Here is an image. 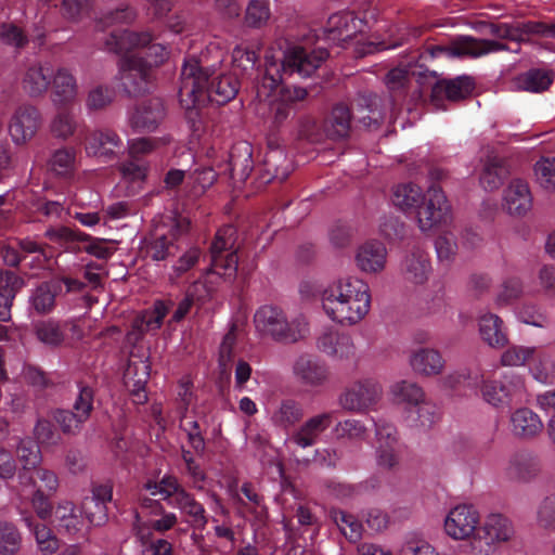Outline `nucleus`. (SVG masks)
Returning <instances> with one entry per match:
<instances>
[{"label": "nucleus", "mask_w": 555, "mask_h": 555, "mask_svg": "<svg viewBox=\"0 0 555 555\" xmlns=\"http://www.w3.org/2000/svg\"><path fill=\"white\" fill-rule=\"evenodd\" d=\"M105 47L120 55L118 76L124 91L130 96L150 92L156 77L155 69L169 57L168 47L153 42L149 31L114 29L105 39Z\"/></svg>", "instance_id": "obj_1"}, {"label": "nucleus", "mask_w": 555, "mask_h": 555, "mask_svg": "<svg viewBox=\"0 0 555 555\" xmlns=\"http://www.w3.org/2000/svg\"><path fill=\"white\" fill-rule=\"evenodd\" d=\"M320 300L324 313L333 322L340 325H354L370 311V287L359 278H340L321 289Z\"/></svg>", "instance_id": "obj_2"}, {"label": "nucleus", "mask_w": 555, "mask_h": 555, "mask_svg": "<svg viewBox=\"0 0 555 555\" xmlns=\"http://www.w3.org/2000/svg\"><path fill=\"white\" fill-rule=\"evenodd\" d=\"M393 205L403 211H415L418 229L427 233L451 220V206L443 191L433 184L425 196L413 183L398 185L392 193Z\"/></svg>", "instance_id": "obj_3"}, {"label": "nucleus", "mask_w": 555, "mask_h": 555, "mask_svg": "<svg viewBox=\"0 0 555 555\" xmlns=\"http://www.w3.org/2000/svg\"><path fill=\"white\" fill-rule=\"evenodd\" d=\"M481 399L495 409H505L522 402L527 397L525 377L515 371L486 373L474 377Z\"/></svg>", "instance_id": "obj_4"}, {"label": "nucleus", "mask_w": 555, "mask_h": 555, "mask_svg": "<svg viewBox=\"0 0 555 555\" xmlns=\"http://www.w3.org/2000/svg\"><path fill=\"white\" fill-rule=\"evenodd\" d=\"M144 489L152 495H162L165 502L179 508L194 530L203 531L206 528L208 515L204 505L182 487L176 476L166 474L159 481L149 480Z\"/></svg>", "instance_id": "obj_5"}, {"label": "nucleus", "mask_w": 555, "mask_h": 555, "mask_svg": "<svg viewBox=\"0 0 555 555\" xmlns=\"http://www.w3.org/2000/svg\"><path fill=\"white\" fill-rule=\"evenodd\" d=\"M377 95L361 96L357 103V113L351 114L349 107L343 103L332 109L331 115L324 122L325 135L334 141L348 138L351 130V119L357 118L364 127L377 128L384 118L379 108Z\"/></svg>", "instance_id": "obj_6"}, {"label": "nucleus", "mask_w": 555, "mask_h": 555, "mask_svg": "<svg viewBox=\"0 0 555 555\" xmlns=\"http://www.w3.org/2000/svg\"><path fill=\"white\" fill-rule=\"evenodd\" d=\"M204 81L205 76L201 75L198 61L195 56H188L181 68L179 102L185 111V119L193 131L199 129L202 124L201 107L207 103L201 94V83Z\"/></svg>", "instance_id": "obj_7"}, {"label": "nucleus", "mask_w": 555, "mask_h": 555, "mask_svg": "<svg viewBox=\"0 0 555 555\" xmlns=\"http://www.w3.org/2000/svg\"><path fill=\"white\" fill-rule=\"evenodd\" d=\"M190 222L186 218H168L167 222L155 228L151 235L145 253L153 261H164L175 257L180 250V237L188 233Z\"/></svg>", "instance_id": "obj_8"}, {"label": "nucleus", "mask_w": 555, "mask_h": 555, "mask_svg": "<svg viewBox=\"0 0 555 555\" xmlns=\"http://www.w3.org/2000/svg\"><path fill=\"white\" fill-rule=\"evenodd\" d=\"M236 238V229L232 224L223 225L217 231L209 248L211 272L228 280L234 279L237 272Z\"/></svg>", "instance_id": "obj_9"}, {"label": "nucleus", "mask_w": 555, "mask_h": 555, "mask_svg": "<svg viewBox=\"0 0 555 555\" xmlns=\"http://www.w3.org/2000/svg\"><path fill=\"white\" fill-rule=\"evenodd\" d=\"M333 416V412L313 415L286 437L284 447L296 462L305 464L309 462L308 459L299 454V451L318 443L321 435L332 425Z\"/></svg>", "instance_id": "obj_10"}, {"label": "nucleus", "mask_w": 555, "mask_h": 555, "mask_svg": "<svg viewBox=\"0 0 555 555\" xmlns=\"http://www.w3.org/2000/svg\"><path fill=\"white\" fill-rule=\"evenodd\" d=\"M383 397L380 383L372 377L354 382L339 396V404L350 412H366L375 409Z\"/></svg>", "instance_id": "obj_11"}, {"label": "nucleus", "mask_w": 555, "mask_h": 555, "mask_svg": "<svg viewBox=\"0 0 555 555\" xmlns=\"http://www.w3.org/2000/svg\"><path fill=\"white\" fill-rule=\"evenodd\" d=\"M86 284L68 276L55 278L39 284L30 296L33 309L39 314L51 312L55 306V298L61 294L80 293Z\"/></svg>", "instance_id": "obj_12"}, {"label": "nucleus", "mask_w": 555, "mask_h": 555, "mask_svg": "<svg viewBox=\"0 0 555 555\" xmlns=\"http://www.w3.org/2000/svg\"><path fill=\"white\" fill-rule=\"evenodd\" d=\"M198 61L201 75L205 76V81L201 83V94L207 102H214L218 105H224L232 101L240 89V81L235 74H216Z\"/></svg>", "instance_id": "obj_13"}, {"label": "nucleus", "mask_w": 555, "mask_h": 555, "mask_svg": "<svg viewBox=\"0 0 555 555\" xmlns=\"http://www.w3.org/2000/svg\"><path fill=\"white\" fill-rule=\"evenodd\" d=\"M515 537V528L511 519L502 514H490L477 530L476 540L486 545L479 553L491 555L499 546L511 542Z\"/></svg>", "instance_id": "obj_14"}, {"label": "nucleus", "mask_w": 555, "mask_h": 555, "mask_svg": "<svg viewBox=\"0 0 555 555\" xmlns=\"http://www.w3.org/2000/svg\"><path fill=\"white\" fill-rule=\"evenodd\" d=\"M365 23L353 12L341 11L332 14L322 28V37L333 44H343L364 30Z\"/></svg>", "instance_id": "obj_15"}, {"label": "nucleus", "mask_w": 555, "mask_h": 555, "mask_svg": "<svg viewBox=\"0 0 555 555\" xmlns=\"http://www.w3.org/2000/svg\"><path fill=\"white\" fill-rule=\"evenodd\" d=\"M327 56V50L322 47L311 51L301 46L291 47L284 54L283 72L297 73L301 77H308L321 66Z\"/></svg>", "instance_id": "obj_16"}, {"label": "nucleus", "mask_w": 555, "mask_h": 555, "mask_svg": "<svg viewBox=\"0 0 555 555\" xmlns=\"http://www.w3.org/2000/svg\"><path fill=\"white\" fill-rule=\"evenodd\" d=\"M376 463L385 469H392L399 464L400 443L397 428L383 421L375 423Z\"/></svg>", "instance_id": "obj_17"}, {"label": "nucleus", "mask_w": 555, "mask_h": 555, "mask_svg": "<svg viewBox=\"0 0 555 555\" xmlns=\"http://www.w3.org/2000/svg\"><path fill=\"white\" fill-rule=\"evenodd\" d=\"M479 522V513L473 505L460 504L447 514L443 527L453 540H465L477 534Z\"/></svg>", "instance_id": "obj_18"}, {"label": "nucleus", "mask_w": 555, "mask_h": 555, "mask_svg": "<svg viewBox=\"0 0 555 555\" xmlns=\"http://www.w3.org/2000/svg\"><path fill=\"white\" fill-rule=\"evenodd\" d=\"M41 126V114L36 106L24 104L18 106L9 122V133L15 145L29 142Z\"/></svg>", "instance_id": "obj_19"}, {"label": "nucleus", "mask_w": 555, "mask_h": 555, "mask_svg": "<svg viewBox=\"0 0 555 555\" xmlns=\"http://www.w3.org/2000/svg\"><path fill=\"white\" fill-rule=\"evenodd\" d=\"M433 267L429 254L421 246H413L402 257L399 273L411 285H423L431 275Z\"/></svg>", "instance_id": "obj_20"}, {"label": "nucleus", "mask_w": 555, "mask_h": 555, "mask_svg": "<svg viewBox=\"0 0 555 555\" xmlns=\"http://www.w3.org/2000/svg\"><path fill=\"white\" fill-rule=\"evenodd\" d=\"M85 141L87 155L99 157L104 162L113 160L125 152L121 138L111 129L92 131Z\"/></svg>", "instance_id": "obj_21"}, {"label": "nucleus", "mask_w": 555, "mask_h": 555, "mask_svg": "<svg viewBox=\"0 0 555 555\" xmlns=\"http://www.w3.org/2000/svg\"><path fill=\"white\" fill-rule=\"evenodd\" d=\"M166 116L164 103L158 98L142 101L129 114V124L135 132L155 131Z\"/></svg>", "instance_id": "obj_22"}, {"label": "nucleus", "mask_w": 555, "mask_h": 555, "mask_svg": "<svg viewBox=\"0 0 555 555\" xmlns=\"http://www.w3.org/2000/svg\"><path fill=\"white\" fill-rule=\"evenodd\" d=\"M542 463L538 454L531 451L514 453L504 468L505 475L513 481L530 483L541 474Z\"/></svg>", "instance_id": "obj_23"}, {"label": "nucleus", "mask_w": 555, "mask_h": 555, "mask_svg": "<svg viewBox=\"0 0 555 555\" xmlns=\"http://www.w3.org/2000/svg\"><path fill=\"white\" fill-rule=\"evenodd\" d=\"M317 348L327 357L347 361L356 356V347L352 338L333 328H324L317 338Z\"/></svg>", "instance_id": "obj_24"}, {"label": "nucleus", "mask_w": 555, "mask_h": 555, "mask_svg": "<svg viewBox=\"0 0 555 555\" xmlns=\"http://www.w3.org/2000/svg\"><path fill=\"white\" fill-rule=\"evenodd\" d=\"M478 333L481 340L493 349H501L508 345L507 328L498 314L481 310L477 317Z\"/></svg>", "instance_id": "obj_25"}, {"label": "nucleus", "mask_w": 555, "mask_h": 555, "mask_svg": "<svg viewBox=\"0 0 555 555\" xmlns=\"http://www.w3.org/2000/svg\"><path fill=\"white\" fill-rule=\"evenodd\" d=\"M409 365L416 375L433 377L443 372L446 360L438 349L417 347L410 351Z\"/></svg>", "instance_id": "obj_26"}, {"label": "nucleus", "mask_w": 555, "mask_h": 555, "mask_svg": "<svg viewBox=\"0 0 555 555\" xmlns=\"http://www.w3.org/2000/svg\"><path fill=\"white\" fill-rule=\"evenodd\" d=\"M293 375L306 386H320L327 379L326 365L315 356L299 354L292 364Z\"/></svg>", "instance_id": "obj_27"}, {"label": "nucleus", "mask_w": 555, "mask_h": 555, "mask_svg": "<svg viewBox=\"0 0 555 555\" xmlns=\"http://www.w3.org/2000/svg\"><path fill=\"white\" fill-rule=\"evenodd\" d=\"M543 428L544 423L540 415L529 408H518L509 415V429L517 439L532 440L543 431Z\"/></svg>", "instance_id": "obj_28"}, {"label": "nucleus", "mask_w": 555, "mask_h": 555, "mask_svg": "<svg viewBox=\"0 0 555 555\" xmlns=\"http://www.w3.org/2000/svg\"><path fill=\"white\" fill-rule=\"evenodd\" d=\"M503 208L511 216L521 217L532 207V195L528 183L519 178L513 179L503 193Z\"/></svg>", "instance_id": "obj_29"}, {"label": "nucleus", "mask_w": 555, "mask_h": 555, "mask_svg": "<svg viewBox=\"0 0 555 555\" xmlns=\"http://www.w3.org/2000/svg\"><path fill=\"white\" fill-rule=\"evenodd\" d=\"M52 76L51 62H35L26 67L22 77V88L30 98L41 96L51 86Z\"/></svg>", "instance_id": "obj_30"}, {"label": "nucleus", "mask_w": 555, "mask_h": 555, "mask_svg": "<svg viewBox=\"0 0 555 555\" xmlns=\"http://www.w3.org/2000/svg\"><path fill=\"white\" fill-rule=\"evenodd\" d=\"M387 255V248L382 242L370 240L358 247L354 260L360 271L378 273L386 267Z\"/></svg>", "instance_id": "obj_31"}, {"label": "nucleus", "mask_w": 555, "mask_h": 555, "mask_svg": "<svg viewBox=\"0 0 555 555\" xmlns=\"http://www.w3.org/2000/svg\"><path fill=\"white\" fill-rule=\"evenodd\" d=\"M434 83L430 86L431 102L439 106L443 99L457 101L468 96L473 90V82L468 77H457L451 80H438L433 77Z\"/></svg>", "instance_id": "obj_32"}, {"label": "nucleus", "mask_w": 555, "mask_h": 555, "mask_svg": "<svg viewBox=\"0 0 555 555\" xmlns=\"http://www.w3.org/2000/svg\"><path fill=\"white\" fill-rule=\"evenodd\" d=\"M228 167L232 179L245 181L254 168L251 144L246 141L235 143L229 153Z\"/></svg>", "instance_id": "obj_33"}, {"label": "nucleus", "mask_w": 555, "mask_h": 555, "mask_svg": "<svg viewBox=\"0 0 555 555\" xmlns=\"http://www.w3.org/2000/svg\"><path fill=\"white\" fill-rule=\"evenodd\" d=\"M24 280L15 272L0 269V321L11 320V308L16 294L23 288Z\"/></svg>", "instance_id": "obj_34"}, {"label": "nucleus", "mask_w": 555, "mask_h": 555, "mask_svg": "<svg viewBox=\"0 0 555 555\" xmlns=\"http://www.w3.org/2000/svg\"><path fill=\"white\" fill-rule=\"evenodd\" d=\"M52 102L55 106H67L76 98L77 83L73 74L65 67H60L51 78Z\"/></svg>", "instance_id": "obj_35"}, {"label": "nucleus", "mask_w": 555, "mask_h": 555, "mask_svg": "<svg viewBox=\"0 0 555 555\" xmlns=\"http://www.w3.org/2000/svg\"><path fill=\"white\" fill-rule=\"evenodd\" d=\"M553 70L531 68L514 78L513 88L518 91L540 93L547 90L553 83Z\"/></svg>", "instance_id": "obj_36"}, {"label": "nucleus", "mask_w": 555, "mask_h": 555, "mask_svg": "<svg viewBox=\"0 0 555 555\" xmlns=\"http://www.w3.org/2000/svg\"><path fill=\"white\" fill-rule=\"evenodd\" d=\"M507 49V46L500 41L466 37L452 49L451 55L479 57Z\"/></svg>", "instance_id": "obj_37"}, {"label": "nucleus", "mask_w": 555, "mask_h": 555, "mask_svg": "<svg viewBox=\"0 0 555 555\" xmlns=\"http://www.w3.org/2000/svg\"><path fill=\"white\" fill-rule=\"evenodd\" d=\"M506 176L507 168L502 158L496 155H488L486 159L482 160L479 182L486 191L499 189Z\"/></svg>", "instance_id": "obj_38"}, {"label": "nucleus", "mask_w": 555, "mask_h": 555, "mask_svg": "<svg viewBox=\"0 0 555 555\" xmlns=\"http://www.w3.org/2000/svg\"><path fill=\"white\" fill-rule=\"evenodd\" d=\"M438 418V406L427 397L414 406L404 409V420L412 427L430 428Z\"/></svg>", "instance_id": "obj_39"}, {"label": "nucleus", "mask_w": 555, "mask_h": 555, "mask_svg": "<svg viewBox=\"0 0 555 555\" xmlns=\"http://www.w3.org/2000/svg\"><path fill=\"white\" fill-rule=\"evenodd\" d=\"M77 151L73 146H62L52 152L48 166L57 177H72L76 170Z\"/></svg>", "instance_id": "obj_40"}, {"label": "nucleus", "mask_w": 555, "mask_h": 555, "mask_svg": "<svg viewBox=\"0 0 555 555\" xmlns=\"http://www.w3.org/2000/svg\"><path fill=\"white\" fill-rule=\"evenodd\" d=\"M20 482L25 486H33L36 490L42 487V492L52 494L59 487L56 474L43 467L35 468L30 473L22 472L18 475Z\"/></svg>", "instance_id": "obj_41"}, {"label": "nucleus", "mask_w": 555, "mask_h": 555, "mask_svg": "<svg viewBox=\"0 0 555 555\" xmlns=\"http://www.w3.org/2000/svg\"><path fill=\"white\" fill-rule=\"evenodd\" d=\"M390 393L397 403L404 405V409L414 406L427 397L417 383L410 380L395 383L390 388Z\"/></svg>", "instance_id": "obj_42"}, {"label": "nucleus", "mask_w": 555, "mask_h": 555, "mask_svg": "<svg viewBox=\"0 0 555 555\" xmlns=\"http://www.w3.org/2000/svg\"><path fill=\"white\" fill-rule=\"evenodd\" d=\"M57 113L53 117L50 129L55 138L66 140L78 129V120L73 109L67 106H56Z\"/></svg>", "instance_id": "obj_43"}, {"label": "nucleus", "mask_w": 555, "mask_h": 555, "mask_svg": "<svg viewBox=\"0 0 555 555\" xmlns=\"http://www.w3.org/2000/svg\"><path fill=\"white\" fill-rule=\"evenodd\" d=\"M254 323L257 332L262 336H271L276 339L278 336V310L272 305L260 307L254 317Z\"/></svg>", "instance_id": "obj_44"}, {"label": "nucleus", "mask_w": 555, "mask_h": 555, "mask_svg": "<svg viewBox=\"0 0 555 555\" xmlns=\"http://www.w3.org/2000/svg\"><path fill=\"white\" fill-rule=\"evenodd\" d=\"M530 372L533 378L542 384H551L555 378V363L552 357L546 353L539 351L530 360Z\"/></svg>", "instance_id": "obj_45"}, {"label": "nucleus", "mask_w": 555, "mask_h": 555, "mask_svg": "<svg viewBox=\"0 0 555 555\" xmlns=\"http://www.w3.org/2000/svg\"><path fill=\"white\" fill-rule=\"evenodd\" d=\"M171 304L163 300L155 301L153 309L145 311L140 319H138V327L141 332H152L160 328L164 319L169 312Z\"/></svg>", "instance_id": "obj_46"}, {"label": "nucleus", "mask_w": 555, "mask_h": 555, "mask_svg": "<svg viewBox=\"0 0 555 555\" xmlns=\"http://www.w3.org/2000/svg\"><path fill=\"white\" fill-rule=\"evenodd\" d=\"M44 237L51 243L57 244L61 247H68L75 242H80L89 238V234L80 230L70 229L65 225L50 227L44 232Z\"/></svg>", "instance_id": "obj_47"}, {"label": "nucleus", "mask_w": 555, "mask_h": 555, "mask_svg": "<svg viewBox=\"0 0 555 555\" xmlns=\"http://www.w3.org/2000/svg\"><path fill=\"white\" fill-rule=\"evenodd\" d=\"M25 525L34 532L40 550L52 554L57 550V540L52 535L51 530L43 524L36 522L33 516L23 518Z\"/></svg>", "instance_id": "obj_48"}, {"label": "nucleus", "mask_w": 555, "mask_h": 555, "mask_svg": "<svg viewBox=\"0 0 555 555\" xmlns=\"http://www.w3.org/2000/svg\"><path fill=\"white\" fill-rule=\"evenodd\" d=\"M35 333L41 343L50 347H57L65 339V334L61 328L60 323L52 320L37 323L35 325Z\"/></svg>", "instance_id": "obj_49"}, {"label": "nucleus", "mask_w": 555, "mask_h": 555, "mask_svg": "<svg viewBox=\"0 0 555 555\" xmlns=\"http://www.w3.org/2000/svg\"><path fill=\"white\" fill-rule=\"evenodd\" d=\"M524 294L522 281L519 278L512 276L503 281L498 292L494 302L498 307H506L520 298Z\"/></svg>", "instance_id": "obj_50"}, {"label": "nucleus", "mask_w": 555, "mask_h": 555, "mask_svg": "<svg viewBox=\"0 0 555 555\" xmlns=\"http://www.w3.org/2000/svg\"><path fill=\"white\" fill-rule=\"evenodd\" d=\"M537 353V347L514 345L508 347L500 358L503 366H521Z\"/></svg>", "instance_id": "obj_51"}, {"label": "nucleus", "mask_w": 555, "mask_h": 555, "mask_svg": "<svg viewBox=\"0 0 555 555\" xmlns=\"http://www.w3.org/2000/svg\"><path fill=\"white\" fill-rule=\"evenodd\" d=\"M16 455L26 473H30L31 469L34 470L41 461L40 448L30 439H24L20 442Z\"/></svg>", "instance_id": "obj_52"}, {"label": "nucleus", "mask_w": 555, "mask_h": 555, "mask_svg": "<svg viewBox=\"0 0 555 555\" xmlns=\"http://www.w3.org/2000/svg\"><path fill=\"white\" fill-rule=\"evenodd\" d=\"M53 420L59 424L62 431L66 435H77L80 433L82 425L87 422L86 418L80 416L74 410H55L53 412Z\"/></svg>", "instance_id": "obj_53"}, {"label": "nucleus", "mask_w": 555, "mask_h": 555, "mask_svg": "<svg viewBox=\"0 0 555 555\" xmlns=\"http://www.w3.org/2000/svg\"><path fill=\"white\" fill-rule=\"evenodd\" d=\"M150 377L149 365L144 362L130 363L125 372L124 382L128 391L145 389Z\"/></svg>", "instance_id": "obj_54"}, {"label": "nucleus", "mask_w": 555, "mask_h": 555, "mask_svg": "<svg viewBox=\"0 0 555 555\" xmlns=\"http://www.w3.org/2000/svg\"><path fill=\"white\" fill-rule=\"evenodd\" d=\"M334 521L340 532L350 541L357 542L362 534V524L350 514L338 511L333 514Z\"/></svg>", "instance_id": "obj_55"}, {"label": "nucleus", "mask_w": 555, "mask_h": 555, "mask_svg": "<svg viewBox=\"0 0 555 555\" xmlns=\"http://www.w3.org/2000/svg\"><path fill=\"white\" fill-rule=\"evenodd\" d=\"M435 248L440 261L451 262L459 250L455 233L453 231H446L439 234L435 242Z\"/></svg>", "instance_id": "obj_56"}, {"label": "nucleus", "mask_w": 555, "mask_h": 555, "mask_svg": "<svg viewBox=\"0 0 555 555\" xmlns=\"http://www.w3.org/2000/svg\"><path fill=\"white\" fill-rule=\"evenodd\" d=\"M21 546V535L16 527L10 522L0 524V554L14 555Z\"/></svg>", "instance_id": "obj_57"}, {"label": "nucleus", "mask_w": 555, "mask_h": 555, "mask_svg": "<svg viewBox=\"0 0 555 555\" xmlns=\"http://www.w3.org/2000/svg\"><path fill=\"white\" fill-rule=\"evenodd\" d=\"M217 180V173L211 167L197 168L188 175V185L197 195L204 193Z\"/></svg>", "instance_id": "obj_58"}, {"label": "nucleus", "mask_w": 555, "mask_h": 555, "mask_svg": "<svg viewBox=\"0 0 555 555\" xmlns=\"http://www.w3.org/2000/svg\"><path fill=\"white\" fill-rule=\"evenodd\" d=\"M0 41L16 50L23 49L28 43V37L24 30L13 23L0 24Z\"/></svg>", "instance_id": "obj_59"}, {"label": "nucleus", "mask_w": 555, "mask_h": 555, "mask_svg": "<svg viewBox=\"0 0 555 555\" xmlns=\"http://www.w3.org/2000/svg\"><path fill=\"white\" fill-rule=\"evenodd\" d=\"M538 183L544 189L555 188V157H542L534 165Z\"/></svg>", "instance_id": "obj_60"}, {"label": "nucleus", "mask_w": 555, "mask_h": 555, "mask_svg": "<svg viewBox=\"0 0 555 555\" xmlns=\"http://www.w3.org/2000/svg\"><path fill=\"white\" fill-rule=\"evenodd\" d=\"M517 319L528 325L544 328L550 320L546 313L535 305H522L517 310Z\"/></svg>", "instance_id": "obj_61"}, {"label": "nucleus", "mask_w": 555, "mask_h": 555, "mask_svg": "<svg viewBox=\"0 0 555 555\" xmlns=\"http://www.w3.org/2000/svg\"><path fill=\"white\" fill-rule=\"evenodd\" d=\"M82 511L89 522L95 527L103 526L108 520L107 505L87 496L82 502Z\"/></svg>", "instance_id": "obj_62"}, {"label": "nucleus", "mask_w": 555, "mask_h": 555, "mask_svg": "<svg viewBox=\"0 0 555 555\" xmlns=\"http://www.w3.org/2000/svg\"><path fill=\"white\" fill-rule=\"evenodd\" d=\"M270 12L266 0H250L245 13V22L250 27H260L269 18Z\"/></svg>", "instance_id": "obj_63"}, {"label": "nucleus", "mask_w": 555, "mask_h": 555, "mask_svg": "<svg viewBox=\"0 0 555 555\" xmlns=\"http://www.w3.org/2000/svg\"><path fill=\"white\" fill-rule=\"evenodd\" d=\"M537 519L541 527L555 529V491L546 495L539 504Z\"/></svg>", "instance_id": "obj_64"}]
</instances>
